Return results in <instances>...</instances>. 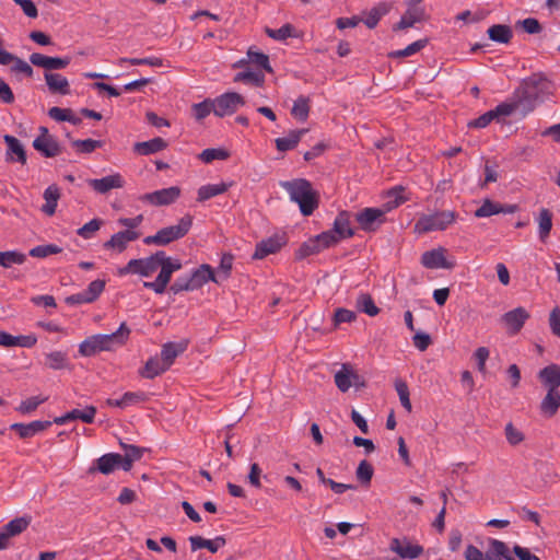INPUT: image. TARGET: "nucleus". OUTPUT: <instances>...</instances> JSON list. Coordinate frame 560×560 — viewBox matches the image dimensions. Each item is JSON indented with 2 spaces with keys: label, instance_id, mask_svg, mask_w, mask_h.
I'll list each match as a JSON object with an SVG mask.
<instances>
[{
  "label": "nucleus",
  "instance_id": "nucleus-1",
  "mask_svg": "<svg viewBox=\"0 0 560 560\" xmlns=\"http://www.w3.org/2000/svg\"><path fill=\"white\" fill-rule=\"evenodd\" d=\"M131 330L126 323H121L119 328L112 334L93 335L83 340L79 346V352L83 357H92L101 351H113L124 346Z\"/></svg>",
  "mask_w": 560,
  "mask_h": 560
},
{
  "label": "nucleus",
  "instance_id": "nucleus-2",
  "mask_svg": "<svg viewBox=\"0 0 560 560\" xmlns=\"http://www.w3.org/2000/svg\"><path fill=\"white\" fill-rule=\"evenodd\" d=\"M281 187L289 194L290 199L299 205L300 211L304 217L313 214L319 205V194L313 189L310 180L305 178H295L281 182Z\"/></svg>",
  "mask_w": 560,
  "mask_h": 560
},
{
  "label": "nucleus",
  "instance_id": "nucleus-3",
  "mask_svg": "<svg viewBox=\"0 0 560 560\" xmlns=\"http://www.w3.org/2000/svg\"><path fill=\"white\" fill-rule=\"evenodd\" d=\"M192 226V217L185 214L179 219L176 225H171L159 230L154 235L143 238L145 245L155 244L158 246H166L170 243L183 238Z\"/></svg>",
  "mask_w": 560,
  "mask_h": 560
},
{
  "label": "nucleus",
  "instance_id": "nucleus-4",
  "mask_svg": "<svg viewBox=\"0 0 560 560\" xmlns=\"http://www.w3.org/2000/svg\"><path fill=\"white\" fill-rule=\"evenodd\" d=\"M162 256L160 258L159 268L160 272L154 281H144L143 287L152 290L156 294H163L172 279L175 271L182 269V262L177 258H172L166 255L164 250H160Z\"/></svg>",
  "mask_w": 560,
  "mask_h": 560
},
{
  "label": "nucleus",
  "instance_id": "nucleus-5",
  "mask_svg": "<svg viewBox=\"0 0 560 560\" xmlns=\"http://www.w3.org/2000/svg\"><path fill=\"white\" fill-rule=\"evenodd\" d=\"M457 217V212L451 210L423 214L415 223V232L425 234L432 231H444L456 221Z\"/></svg>",
  "mask_w": 560,
  "mask_h": 560
},
{
  "label": "nucleus",
  "instance_id": "nucleus-6",
  "mask_svg": "<svg viewBox=\"0 0 560 560\" xmlns=\"http://www.w3.org/2000/svg\"><path fill=\"white\" fill-rule=\"evenodd\" d=\"M337 244L336 235L332 231H324L301 244L295 252V259L302 260L311 255L320 253Z\"/></svg>",
  "mask_w": 560,
  "mask_h": 560
},
{
  "label": "nucleus",
  "instance_id": "nucleus-7",
  "mask_svg": "<svg viewBox=\"0 0 560 560\" xmlns=\"http://www.w3.org/2000/svg\"><path fill=\"white\" fill-rule=\"evenodd\" d=\"M162 253L155 252L149 257L131 259L126 266L119 269V276L128 273L140 275L142 277H150L159 269V262Z\"/></svg>",
  "mask_w": 560,
  "mask_h": 560
},
{
  "label": "nucleus",
  "instance_id": "nucleus-8",
  "mask_svg": "<svg viewBox=\"0 0 560 560\" xmlns=\"http://www.w3.org/2000/svg\"><path fill=\"white\" fill-rule=\"evenodd\" d=\"M423 0H408L407 10L400 18V21L393 26V31H400L408 27H412L416 23H420L427 20L425 9L419 7V3Z\"/></svg>",
  "mask_w": 560,
  "mask_h": 560
},
{
  "label": "nucleus",
  "instance_id": "nucleus-9",
  "mask_svg": "<svg viewBox=\"0 0 560 560\" xmlns=\"http://www.w3.org/2000/svg\"><path fill=\"white\" fill-rule=\"evenodd\" d=\"M214 115L224 117L234 114L240 106L245 105V98L236 92H226L213 100Z\"/></svg>",
  "mask_w": 560,
  "mask_h": 560
},
{
  "label": "nucleus",
  "instance_id": "nucleus-10",
  "mask_svg": "<svg viewBox=\"0 0 560 560\" xmlns=\"http://www.w3.org/2000/svg\"><path fill=\"white\" fill-rule=\"evenodd\" d=\"M386 211L380 208H364L355 215L360 228L365 232L376 231L385 222Z\"/></svg>",
  "mask_w": 560,
  "mask_h": 560
},
{
  "label": "nucleus",
  "instance_id": "nucleus-11",
  "mask_svg": "<svg viewBox=\"0 0 560 560\" xmlns=\"http://www.w3.org/2000/svg\"><path fill=\"white\" fill-rule=\"evenodd\" d=\"M288 242L285 233H276L272 236L261 240L256 244L253 259H262L270 254H275L281 249Z\"/></svg>",
  "mask_w": 560,
  "mask_h": 560
},
{
  "label": "nucleus",
  "instance_id": "nucleus-12",
  "mask_svg": "<svg viewBox=\"0 0 560 560\" xmlns=\"http://www.w3.org/2000/svg\"><path fill=\"white\" fill-rule=\"evenodd\" d=\"M180 196V188L172 186L152 192L144 194L140 200L153 206H168L175 202Z\"/></svg>",
  "mask_w": 560,
  "mask_h": 560
},
{
  "label": "nucleus",
  "instance_id": "nucleus-13",
  "mask_svg": "<svg viewBox=\"0 0 560 560\" xmlns=\"http://www.w3.org/2000/svg\"><path fill=\"white\" fill-rule=\"evenodd\" d=\"M30 62L33 66L44 68L45 72H51L52 70L66 69L70 62V57H49L39 52H33L30 55Z\"/></svg>",
  "mask_w": 560,
  "mask_h": 560
},
{
  "label": "nucleus",
  "instance_id": "nucleus-14",
  "mask_svg": "<svg viewBox=\"0 0 560 560\" xmlns=\"http://www.w3.org/2000/svg\"><path fill=\"white\" fill-rule=\"evenodd\" d=\"M389 549L402 559H417L423 553V547L419 544H411L407 537L393 538Z\"/></svg>",
  "mask_w": 560,
  "mask_h": 560
},
{
  "label": "nucleus",
  "instance_id": "nucleus-15",
  "mask_svg": "<svg viewBox=\"0 0 560 560\" xmlns=\"http://www.w3.org/2000/svg\"><path fill=\"white\" fill-rule=\"evenodd\" d=\"M530 317L529 313L523 307L518 306L512 311L504 313L501 316V322L506 326L510 335H516L523 328L525 322Z\"/></svg>",
  "mask_w": 560,
  "mask_h": 560
},
{
  "label": "nucleus",
  "instance_id": "nucleus-16",
  "mask_svg": "<svg viewBox=\"0 0 560 560\" xmlns=\"http://www.w3.org/2000/svg\"><path fill=\"white\" fill-rule=\"evenodd\" d=\"M116 468L122 469L121 454L119 453H107L94 460L90 467L89 472L93 474L98 471L103 475L112 474Z\"/></svg>",
  "mask_w": 560,
  "mask_h": 560
},
{
  "label": "nucleus",
  "instance_id": "nucleus-17",
  "mask_svg": "<svg viewBox=\"0 0 560 560\" xmlns=\"http://www.w3.org/2000/svg\"><path fill=\"white\" fill-rule=\"evenodd\" d=\"M445 249L442 247L427 250L421 255V264L428 269H453L455 262L448 261L444 255Z\"/></svg>",
  "mask_w": 560,
  "mask_h": 560
},
{
  "label": "nucleus",
  "instance_id": "nucleus-18",
  "mask_svg": "<svg viewBox=\"0 0 560 560\" xmlns=\"http://www.w3.org/2000/svg\"><path fill=\"white\" fill-rule=\"evenodd\" d=\"M140 237V232L124 230L112 235V237L103 244L104 249H113L122 253L128 247L129 242H133Z\"/></svg>",
  "mask_w": 560,
  "mask_h": 560
},
{
  "label": "nucleus",
  "instance_id": "nucleus-19",
  "mask_svg": "<svg viewBox=\"0 0 560 560\" xmlns=\"http://www.w3.org/2000/svg\"><path fill=\"white\" fill-rule=\"evenodd\" d=\"M88 185L98 194H107L112 189L122 188L125 180L119 173L104 176L102 178H89Z\"/></svg>",
  "mask_w": 560,
  "mask_h": 560
},
{
  "label": "nucleus",
  "instance_id": "nucleus-20",
  "mask_svg": "<svg viewBox=\"0 0 560 560\" xmlns=\"http://www.w3.org/2000/svg\"><path fill=\"white\" fill-rule=\"evenodd\" d=\"M52 424L49 420H35L30 423L15 422L10 425V429L18 433L20 439H30L39 432L47 430Z\"/></svg>",
  "mask_w": 560,
  "mask_h": 560
},
{
  "label": "nucleus",
  "instance_id": "nucleus-21",
  "mask_svg": "<svg viewBox=\"0 0 560 560\" xmlns=\"http://www.w3.org/2000/svg\"><path fill=\"white\" fill-rule=\"evenodd\" d=\"M517 209V205H502L491 199H485L474 214L476 218H488L499 213H514Z\"/></svg>",
  "mask_w": 560,
  "mask_h": 560
},
{
  "label": "nucleus",
  "instance_id": "nucleus-22",
  "mask_svg": "<svg viewBox=\"0 0 560 560\" xmlns=\"http://www.w3.org/2000/svg\"><path fill=\"white\" fill-rule=\"evenodd\" d=\"M188 278L190 280L191 285H194V290L200 289L203 284L209 281L214 283H220V279L217 278V275L213 268L208 264H202L198 268L194 269Z\"/></svg>",
  "mask_w": 560,
  "mask_h": 560
},
{
  "label": "nucleus",
  "instance_id": "nucleus-23",
  "mask_svg": "<svg viewBox=\"0 0 560 560\" xmlns=\"http://www.w3.org/2000/svg\"><path fill=\"white\" fill-rule=\"evenodd\" d=\"M3 140L7 144L5 161L19 162L24 165L26 163L27 156L21 141L11 135H4Z\"/></svg>",
  "mask_w": 560,
  "mask_h": 560
},
{
  "label": "nucleus",
  "instance_id": "nucleus-24",
  "mask_svg": "<svg viewBox=\"0 0 560 560\" xmlns=\"http://www.w3.org/2000/svg\"><path fill=\"white\" fill-rule=\"evenodd\" d=\"M336 235L337 244L345 238H350L354 235L353 229L350 226V212L340 211L330 230Z\"/></svg>",
  "mask_w": 560,
  "mask_h": 560
},
{
  "label": "nucleus",
  "instance_id": "nucleus-25",
  "mask_svg": "<svg viewBox=\"0 0 560 560\" xmlns=\"http://www.w3.org/2000/svg\"><path fill=\"white\" fill-rule=\"evenodd\" d=\"M539 382L546 389H559L560 387V365L551 363L542 368L537 375Z\"/></svg>",
  "mask_w": 560,
  "mask_h": 560
},
{
  "label": "nucleus",
  "instance_id": "nucleus-26",
  "mask_svg": "<svg viewBox=\"0 0 560 560\" xmlns=\"http://www.w3.org/2000/svg\"><path fill=\"white\" fill-rule=\"evenodd\" d=\"M188 347V340H180L179 342H166L161 349V360L168 369L173 365L175 359L184 353Z\"/></svg>",
  "mask_w": 560,
  "mask_h": 560
},
{
  "label": "nucleus",
  "instance_id": "nucleus-27",
  "mask_svg": "<svg viewBox=\"0 0 560 560\" xmlns=\"http://www.w3.org/2000/svg\"><path fill=\"white\" fill-rule=\"evenodd\" d=\"M485 560H514L508 545L499 539L490 538L485 552Z\"/></svg>",
  "mask_w": 560,
  "mask_h": 560
},
{
  "label": "nucleus",
  "instance_id": "nucleus-28",
  "mask_svg": "<svg viewBox=\"0 0 560 560\" xmlns=\"http://www.w3.org/2000/svg\"><path fill=\"white\" fill-rule=\"evenodd\" d=\"M33 147L35 150L40 152L45 158H55L62 152L61 145L54 136L37 137L33 141Z\"/></svg>",
  "mask_w": 560,
  "mask_h": 560
},
{
  "label": "nucleus",
  "instance_id": "nucleus-29",
  "mask_svg": "<svg viewBox=\"0 0 560 560\" xmlns=\"http://www.w3.org/2000/svg\"><path fill=\"white\" fill-rule=\"evenodd\" d=\"M547 394L539 405L540 413L546 418H552L560 409V389H546Z\"/></svg>",
  "mask_w": 560,
  "mask_h": 560
},
{
  "label": "nucleus",
  "instance_id": "nucleus-30",
  "mask_svg": "<svg viewBox=\"0 0 560 560\" xmlns=\"http://www.w3.org/2000/svg\"><path fill=\"white\" fill-rule=\"evenodd\" d=\"M44 78L50 93L60 95L70 94V83L62 74L45 72Z\"/></svg>",
  "mask_w": 560,
  "mask_h": 560
},
{
  "label": "nucleus",
  "instance_id": "nucleus-31",
  "mask_svg": "<svg viewBox=\"0 0 560 560\" xmlns=\"http://www.w3.org/2000/svg\"><path fill=\"white\" fill-rule=\"evenodd\" d=\"M167 145L168 143L163 138L155 137L148 141L136 142L132 150L136 154L147 156L166 149Z\"/></svg>",
  "mask_w": 560,
  "mask_h": 560
},
{
  "label": "nucleus",
  "instance_id": "nucleus-32",
  "mask_svg": "<svg viewBox=\"0 0 560 560\" xmlns=\"http://www.w3.org/2000/svg\"><path fill=\"white\" fill-rule=\"evenodd\" d=\"M308 130L305 128L290 130L287 137L277 138L275 140L276 148L280 152H287L298 147L304 135Z\"/></svg>",
  "mask_w": 560,
  "mask_h": 560
},
{
  "label": "nucleus",
  "instance_id": "nucleus-33",
  "mask_svg": "<svg viewBox=\"0 0 560 560\" xmlns=\"http://www.w3.org/2000/svg\"><path fill=\"white\" fill-rule=\"evenodd\" d=\"M189 542L191 551L206 548L210 552L215 553L219 550V548L223 547L226 544V539L224 536H217L214 539H206L201 536H190Z\"/></svg>",
  "mask_w": 560,
  "mask_h": 560
},
{
  "label": "nucleus",
  "instance_id": "nucleus-34",
  "mask_svg": "<svg viewBox=\"0 0 560 560\" xmlns=\"http://www.w3.org/2000/svg\"><path fill=\"white\" fill-rule=\"evenodd\" d=\"M512 98L517 108H522L524 115L534 110L537 104L535 95L530 94L527 89H524L521 85L514 91Z\"/></svg>",
  "mask_w": 560,
  "mask_h": 560
},
{
  "label": "nucleus",
  "instance_id": "nucleus-35",
  "mask_svg": "<svg viewBox=\"0 0 560 560\" xmlns=\"http://www.w3.org/2000/svg\"><path fill=\"white\" fill-rule=\"evenodd\" d=\"M120 446L124 450L125 454L121 455L122 459V470L129 471L132 468L135 462L141 459L144 448H141L137 445L126 444L120 442Z\"/></svg>",
  "mask_w": 560,
  "mask_h": 560
},
{
  "label": "nucleus",
  "instance_id": "nucleus-36",
  "mask_svg": "<svg viewBox=\"0 0 560 560\" xmlns=\"http://www.w3.org/2000/svg\"><path fill=\"white\" fill-rule=\"evenodd\" d=\"M168 368L164 365V362L159 357H151L144 364V366L139 371V374L148 380H152L164 372H166Z\"/></svg>",
  "mask_w": 560,
  "mask_h": 560
},
{
  "label": "nucleus",
  "instance_id": "nucleus-37",
  "mask_svg": "<svg viewBox=\"0 0 560 560\" xmlns=\"http://www.w3.org/2000/svg\"><path fill=\"white\" fill-rule=\"evenodd\" d=\"M392 9V5L387 2H378L366 14L362 22L369 27L374 28L378 24L380 20L386 15Z\"/></svg>",
  "mask_w": 560,
  "mask_h": 560
},
{
  "label": "nucleus",
  "instance_id": "nucleus-38",
  "mask_svg": "<svg viewBox=\"0 0 560 560\" xmlns=\"http://www.w3.org/2000/svg\"><path fill=\"white\" fill-rule=\"evenodd\" d=\"M353 368L350 363H343L341 369L335 374V384L337 388L346 393L352 386Z\"/></svg>",
  "mask_w": 560,
  "mask_h": 560
},
{
  "label": "nucleus",
  "instance_id": "nucleus-39",
  "mask_svg": "<svg viewBox=\"0 0 560 560\" xmlns=\"http://www.w3.org/2000/svg\"><path fill=\"white\" fill-rule=\"evenodd\" d=\"M45 205L42 207V211L47 215H54L60 198V190L57 185L48 186L44 191Z\"/></svg>",
  "mask_w": 560,
  "mask_h": 560
},
{
  "label": "nucleus",
  "instance_id": "nucleus-40",
  "mask_svg": "<svg viewBox=\"0 0 560 560\" xmlns=\"http://www.w3.org/2000/svg\"><path fill=\"white\" fill-rule=\"evenodd\" d=\"M30 523H31V517H28V516L16 517V518H13L12 521H10L8 524H5L1 528V532L3 533L5 538L9 540L11 537L23 533L28 527Z\"/></svg>",
  "mask_w": 560,
  "mask_h": 560
},
{
  "label": "nucleus",
  "instance_id": "nucleus-41",
  "mask_svg": "<svg viewBox=\"0 0 560 560\" xmlns=\"http://www.w3.org/2000/svg\"><path fill=\"white\" fill-rule=\"evenodd\" d=\"M232 186V183L208 184L198 189L197 200L203 202L212 197L224 194Z\"/></svg>",
  "mask_w": 560,
  "mask_h": 560
},
{
  "label": "nucleus",
  "instance_id": "nucleus-42",
  "mask_svg": "<svg viewBox=\"0 0 560 560\" xmlns=\"http://www.w3.org/2000/svg\"><path fill=\"white\" fill-rule=\"evenodd\" d=\"M487 33L492 42L500 44H508L513 37L512 28L505 24H494L488 28Z\"/></svg>",
  "mask_w": 560,
  "mask_h": 560
},
{
  "label": "nucleus",
  "instance_id": "nucleus-43",
  "mask_svg": "<svg viewBox=\"0 0 560 560\" xmlns=\"http://www.w3.org/2000/svg\"><path fill=\"white\" fill-rule=\"evenodd\" d=\"M537 221L539 226V238L541 242H545L552 229V213L550 210L542 208L539 211Z\"/></svg>",
  "mask_w": 560,
  "mask_h": 560
},
{
  "label": "nucleus",
  "instance_id": "nucleus-44",
  "mask_svg": "<svg viewBox=\"0 0 560 560\" xmlns=\"http://www.w3.org/2000/svg\"><path fill=\"white\" fill-rule=\"evenodd\" d=\"M310 114V100L303 95L299 96L292 106L291 115L301 120L305 121Z\"/></svg>",
  "mask_w": 560,
  "mask_h": 560
},
{
  "label": "nucleus",
  "instance_id": "nucleus-45",
  "mask_svg": "<svg viewBox=\"0 0 560 560\" xmlns=\"http://www.w3.org/2000/svg\"><path fill=\"white\" fill-rule=\"evenodd\" d=\"M26 260V255L18 250L0 252V266L10 268L13 265H22Z\"/></svg>",
  "mask_w": 560,
  "mask_h": 560
},
{
  "label": "nucleus",
  "instance_id": "nucleus-46",
  "mask_svg": "<svg viewBox=\"0 0 560 560\" xmlns=\"http://www.w3.org/2000/svg\"><path fill=\"white\" fill-rule=\"evenodd\" d=\"M428 42L429 40L427 38L418 39V40L411 43L410 45H408L404 49H399V50L389 52L388 57L389 58H405V57L412 56V55L417 54L418 51H420L421 49H423L427 46Z\"/></svg>",
  "mask_w": 560,
  "mask_h": 560
},
{
  "label": "nucleus",
  "instance_id": "nucleus-47",
  "mask_svg": "<svg viewBox=\"0 0 560 560\" xmlns=\"http://www.w3.org/2000/svg\"><path fill=\"white\" fill-rule=\"evenodd\" d=\"M527 85L539 90L541 94L549 93L551 90V82L545 77L544 73H533L530 77L524 79Z\"/></svg>",
  "mask_w": 560,
  "mask_h": 560
},
{
  "label": "nucleus",
  "instance_id": "nucleus-48",
  "mask_svg": "<svg viewBox=\"0 0 560 560\" xmlns=\"http://www.w3.org/2000/svg\"><path fill=\"white\" fill-rule=\"evenodd\" d=\"M71 145L75 148L77 152L82 154H90L94 152L96 149H100L104 145V142L102 140H94V139H84V140H73L71 142Z\"/></svg>",
  "mask_w": 560,
  "mask_h": 560
},
{
  "label": "nucleus",
  "instance_id": "nucleus-49",
  "mask_svg": "<svg viewBox=\"0 0 560 560\" xmlns=\"http://www.w3.org/2000/svg\"><path fill=\"white\" fill-rule=\"evenodd\" d=\"M357 307L360 312H363L369 316H376L380 313V308L375 305L372 296L368 293H362L358 296Z\"/></svg>",
  "mask_w": 560,
  "mask_h": 560
},
{
  "label": "nucleus",
  "instance_id": "nucleus-50",
  "mask_svg": "<svg viewBox=\"0 0 560 560\" xmlns=\"http://www.w3.org/2000/svg\"><path fill=\"white\" fill-rule=\"evenodd\" d=\"M248 61L255 66H257L260 69L266 70L269 73H272L273 70L269 62L268 55L254 50L253 48H249L247 51Z\"/></svg>",
  "mask_w": 560,
  "mask_h": 560
},
{
  "label": "nucleus",
  "instance_id": "nucleus-51",
  "mask_svg": "<svg viewBox=\"0 0 560 560\" xmlns=\"http://www.w3.org/2000/svg\"><path fill=\"white\" fill-rule=\"evenodd\" d=\"M235 82L252 83L255 86H262L265 83V75L261 72H254L252 70L242 71L235 74Z\"/></svg>",
  "mask_w": 560,
  "mask_h": 560
},
{
  "label": "nucleus",
  "instance_id": "nucleus-52",
  "mask_svg": "<svg viewBox=\"0 0 560 560\" xmlns=\"http://www.w3.org/2000/svg\"><path fill=\"white\" fill-rule=\"evenodd\" d=\"M96 407L86 406L83 410L72 409L68 412L70 421L81 420L84 423H93L96 415Z\"/></svg>",
  "mask_w": 560,
  "mask_h": 560
},
{
  "label": "nucleus",
  "instance_id": "nucleus-53",
  "mask_svg": "<svg viewBox=\"0 0 560 560\" xmlns=\"http://www.w3.org/2000/svg\"><path fill=\"white\" fill-rule=\"evenodd\" d=\"M231 153L222 148H209L205 149L199 158L205 163H211L214 160H228L230 158Z\"/></svg>",
  "mask_w": 560,
  "mask_h": 560
},
{
  "label": "nucleus",
  "instance_id": "nucleus-54",
  "mask_svg": "<svg viewBox=\"0 0 560 560\" xmlns=\"http://www.w3.org/2000/svg\"><path fill=\"white\" fill-rule=\"evenodd\" d=\"M234 256L231 253H224L221 257L220 265L218 268L217 278L220 279V283L231 276L233 267Z\"/></svg>",
  "mask_w": 560,
  "mask_h": 560
},
{
  "label": "nucleus",
  "instance_id": "nucleus-55",
  "mask_svg": "<svg viewBox=\"0 0 560 560\" xmlns=\"http://www.w3.org/2000/svg\"><path fill=\"white\" fill-rule=\"evenodd\" d=\"M374 474L373 466L365 459L361 460L355 470L357 479L365 486L371 483Z\"/></svg>",
  "mask_w": 560,
  "mask_h": 560
},
{
  "label": "nucleus",
  "instance_id": "nucleus-56",
  "mask_svg": "<svg viewBox=\"0 0 560 560\" xmlns=\"http://www.w3.org/2000/svg\"><path fill=\"white\" fill-rule=\"evenodd\" d=\"M104 221L102 219L95 218L82 225L77 230V234L85 240H90L93 235L101 229Z\"/></svg>",
  "mask_w": 560,
  "mask_h": 560
},
{
  "label": "nucleus",
  "instance_id": "nucleus-57",
  "mask_svg": "<svg viewBox=\"0 0 560 560\" xmlns=\"http://www.w3.org/2000/svg\"><path fill=\"white\" fill-rule=\"evenodd\" d=\"M405 192V187L402 186H395L390 188L387 192L389 198H394L386 202L387 210L394 209L402 205L408 200L407 197H405L402 194Z\"/></svg>",
  "mask_w": 560,
  "mask_h": 560
},
{
  "label": "nucleus",
  "instance_id": "nucleus-58",
  "mask_svg": "<svg viewBox=\"0 0 560 560\" xmlns=\"http://www.w3.org/2000/svg\"><path fill=\"white\" fill-rule=\"evenodd\" d=\"M62 252V248L56 244H45L33 247L30 255L35 258H45L49 255H56Z\"/></svg>",
  "mask_w": 560,
  "mask_h": 560
},
{
  "label": "nucleus",
  "instance_id": "nucleus-59",
  "mask_svg": "<svg viewBox=\"0 0 560 560\" xmlns=\"http://www.w3.org/2000/svg\"><path fill=\"white\" fill-rule=\"evenodd\" d=\"M211 112L214 113L213 100L206 98L205 101L192 105V113L197 120L205 119Z\"/></svg>",
  "mask_w": 560,
  "mask_h": 560
},
{
  "label": "nucleus",
  "instance_id": "nucleus-60",
  "mask_svg": "<svg viewBox=\"0 0 560 560\" xmlns=\"http://www.w3.org/2000/svg\"><path fill=\"white\" fill-rule=\"evenodd\" d=\"M395 389L399 396V400L401 406L408 411L411 412L412 406L409 397V388L405 381L397 380L395 382Z\"/></svg>",
  "mask_w": 560,
  "mask_h": 560
},
{
  "label": "nucleus",
  "instance_id": "nucleus-61",
  "mask_svg": "<svg viewBox=\"0 0 560 560\" xmlns=\"http://www.w3.org/2000/svg\"><path fill=\"white\" fill-rule=\"evenodd\" d=\"M119 63H129L132 66H151V67H161L163 65V60L159 57H145V58H120Z\"/></svg>",
  "mask_w": 560,
  "mask_h": 560
},
{
  "label": "nucleus",
  "instance_id": "nucleus-62",
  "mask_svg": "<svg viewBox=\"0 0 560 560\" xmlns=\"http://www.w3.org/2000/svg\"><path fill=\"white\" fill-rule=\"evenodd\" d=\"M46 360L47 366L52 370H61L67 365V354L61 351L48 353Z\"/></svg>",
  "mask_w": 560,
  "mask_h": 560
},
{
  "label": "nucleus",
  "instance_id": "nucleus-63",
  "mask_svg": "<svg viewBox=\"0 0 560 560\" xmlns=\"http://www.w3.org/2000/svg\"><path fill=\"white\" fill-rule=\"evenodd\" d=\"M294 31H295L294 26L289 23L282 25L278 30L266 28L267 35L270 38L276 39V40H284L289 37H292Z\"/></svg>",
  "mask_w": 560,
  "mask_h": 560
},
{
  "label": "nucleus",
  "instance_id": "nucleus-64",
  "mask_svg": "<svg viewBox=\"0 0 560 560\" xmlns=\"http://www.w3.org/2000/svg\"><path fill=\"white\" fill-rule=\"evenodd\" d=\"M47 400V397H39V396H33L25 400H23L20 406L16 408V410L21 413H31L32 411L36 410L37 407L45 402Z\"/></svg>",
  "mask_w": 560,
  "mask_h": 560
}]
</instances>
